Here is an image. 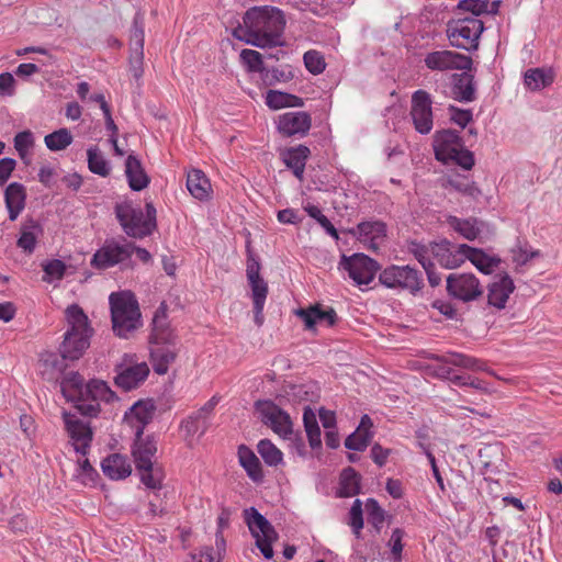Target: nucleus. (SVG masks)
Listing matches in <instances>:
<instances>
[{"label": "nucleus", "mask_w": 562, "mask_h": 562, "mask_svg": "<svg viewBox=\"0 0 562 562\" xmlns=\"http://www.w3.org/2000/svg\"><path fill=\"white\" fill-rule=\"evenodd\" d=\"M452 94L460 102H471L475 99V87L473 75L464 71L452 77Z\"/></svg>", "instance_id": "35"}, {"label": "nucleus", "mask_w": 562, "mask_h": 562, "mask_svg": "<svg viewBox=\"0 0 562 562\" xmlns=\"http://www.w3.org/2000/svg\"><path fill=\"white\" fill-rule=\"evenodd\" d=\"M87 155L88 167L91 172L101 177H106L110 175L108 160L103 157L98 147H90L87 150Z\"/></svg>", "instance_id": "46"}, {"label": "nucleus", "mask_w": 562, "mask_h": 562, "mask_svg": "<svg viewBox=\"0 0 562 562\" xmlns=\"http://www.w3.org/2000/svg\"><path fill=\"white\" fill-rule=\"evenodd\" d=\"M64 422L76 452L87 454L92 441L90 426L69 413H64Z\"/></svg>", "instance_id": "17"}, {"label": "nucleus", "mask_w": 562, "mask_h": 562, "mask_svg": "<svg viewBox=\"0 0 562 562\" xmlns=\"http://www.w3.org/2000/svg\"><path fill=\"white\" fill-rule=\"evenodd\" d=\"M125 175L133 191H140L149 184V177L145 172L140 160L134 155H128L126 158Z\"/></svg>", "instance_id": "30"}, {"label": "nucleus", "mask_w": 562, "mask_h": 562, "mask_svg": "<svg viewBox=\"0 0 562 562\" xmlns=\"http://www.w3.org/2000/svg\"><path fill=\"white\" fill-rule=\"evenodd\" d=\"M368 522L372 525L375 533H380L385 520V512L374 498H369L366 503Z\"/></svg>", "instance_id": "48"}, {"label": "nucleus", "mask_w": 562, "mask_h": 562, "mask_svg": "<svg viewBox=\"0 0 562 562\" xmlns=\"http://www.w3.org/2000/svg\"><path fill=\"white\" fill-rule=\"evenodd\" d=\"M306 69L313 75H319L325 70L326 63L321 53L308 50L303 56Z\"/></svg>", "instance_id": "55"}, {"label": "nucleus", "mask_w": 562, "mask_h": 562, "mask_svg": "<svg viewBox=\"0 0 562 562\" xmlns=\"http://www.w3.org/2000/svg\"><path fill=\"white\" fill-rule=\"evenodd\" d=\"M554 81V71L550 68H531L525 72L524 83L530 91H539Z\"/></svg>", "instance_id": "36"}, {"label": "nucleus", "mask_w": 562, "mask_h": 562, "mask_svg": "<svg viewBox=\"0 0 562 562\" xmlns=\"http://www.w3.org/2000/svg\"><path fill=\"white\" fill-rule=\"evenodd\" d=\"M72 135L69 130L63 127L44 137L46 147L52 151L66 149L72 143Z\"/></svg>", "instance_id": "43"}, {"label": "nucleus", "mask_w": 562, "mask_h": 562, "mask_svg": "<svg viewBox=\"0 0 562 562\" xmlns=\"http://www.w3.org/2000/svg\"><path fill=\"white\" fill-rule=\"evenodd\" d=\"M144 21L140 14H136L130 36V49L144 50Z\"/></svg>", "instance_id": "52"}, {"label": "nucleus", "mask_w": 562, "mask_h": 562, "mask_svg": "<svg viewBox=\"0 0 562 562\" xmlns=\"http://www.w3.org/2000/svg\"><path fill=\"white\" fill-rule=\"evenodd\" d=\"M306 212L308 215L317 221V223L326 231L328 235L334 237L335 239H338V232L335 228V226L331 224V222L322 213V211L315 206L310 205L306 209Z\"/></svg>", "instance_id": "57"}, {"label": "nucleus", "mask_w": 562, "mask_h": 562, "mask_svg": "<svg viewBox=\"0 0 562 562\" xmlns=\"http://www.w3.org/2000/svg\"><path fill=\"white\" fill-rule=\"evenodd\" d=\"M257 450L263 461L270 467L279 465L283 454L269 439H262L257 445Z\"/></svg>", "instance_id": "45"}, {"label": "nucleus", "mask_w": 562, "mask_h": 562, "mask_svg": "<svg viewBox=\"0 0 562 562\" xmlns=\"http://www.w3.org/2000/svg\"><path fill=\"white\" fill-rule=\"evenodd\" d=\"M44 272L49 279L44 278L45 281H50L52 279L60 280L63 279L66 270V265L59 259H53L42 265Z\"/></svg>", "instance_id": "59"}, {"label": "nucleus", "mask_w": 562, "mask_h": 562, "mask_svg": "<svg viewBox=\"0 0 562 562\" xmlns=\"http://www.w3.org/2000/svg\"><path fill=\"white\" fill-rule=\"evenodd\" d=\"M310 155L311 150L305 145L285 148L280 154L282 161L299 180H303L306 160Z\"/></svg>", "instance_id": "27"}, {"label": "nucleus", "mask_w": 562, "mask_h": 562, "mask_svg": "<svg viewBox=\"0 0 562 562\" xmlns=\"http://www.w3.org/2000/svg\"><path fill=\"white\" fill-rule=\"evenodd\" d=\"M42 232V226L37 221L33 218L25 220L21 225V235L16 241L18 247L26 254H32Z\"/></svg>", "instance_id": "33"}, {"label": "nucleus", "mask_w": 562, "mask_h": 562, "mask_svg": "<svg viewBox=\"0 0 562 562\" xmlns=\"http://www.w3.org/2000/svg\"><path fill=\"white\" fill-rule=\"evenodd\" d=\"M430 94L425 90H417L412 95L411 116L415 130L420 134H428L432 130V109Z\"/></svg>", "instance_id": "13"}, {"label": "nucleus", "mask_w": 562, "mask_h": 562, "mask_svg": "<svg viewBox=\"0 0 562 562\" xmlns=\"http://www.w3.org/2000/svg\"><path fill=\"white\" fill-rule=\"evenodd\" d=\"M360 492V475L353 468L345 469L340 474L339 495L341 497H351Z\"/></svg>", "instance_id": "42"}, {"label": "nucleus", "mask_w": 562, "mask_h": 562, "mask_svg": "<svg viewBox=\"0 0 562 562\" xmlns=\"http://www.w3.org/2000/svg\"><path fill=\"white\" fill-rule=\"evenodd\" d=\"M447 223L468 240H474L481 233L479 221L473 217L459 218L450 215L447 217Z\"/></svg>", "instance_id": "40"}, {"label": "nucleus", "mask_w": 562, "mask_h": 562, "mask_svg": "<svg viewBox=\"0 0 562 562\" xmlns=\"http://www.w3.org/2000/svg\"><path fill=\"white\" fill-rule=\"evenodd\" d=\"M294 78L291 67L265 69L262 80L268 86H273L277 82H288Z\"/></svg>", "instance_id": "50"}, {"label": "nucleus", "mask_w": 562, "mask_h": 562, "mask_svg": "<svg viewBox=\"0 0 562 562\" xmlns=\"http://www.w3.org/2000/svg\"><path fill=\"white\" fill-rule=\"evenodd\" d=\"M167 308L166 305L162 303L159 308L156 311L155 316L153 318V331L151 334H156L158 331L167 330L169 329V324L167 322Z\"/></svg>", "instance_id": "64"}, {"label": "nucleus", "mask_w": 562, "mask_h": 562, "mask_svg": "<svg viewBox=\"0 0 562 562\" xmlns=\"http://www.w3.org/2000/svg\"><path fill=\"white\" fill-rule=\"evenodd\" d=\"M187 188L191 195L200 201L207 200L212 193L210 180L203 171L193 169L188 172Z\"/></svg>", "instance_id": "34"}, {"label": "nucleus", "mask_w": 562, "mask_h": 562, "mask_svg": "<svg viewBox=\"0 0 562 562\" xmlns=\"http://www.w3.org/2000/svg\"><path fill=\"white\" fill-rule=\"evenodd\" d=\"M457 151H458V155H453L451 157L450 161L458 164L465 170H470L474 166L473 154L470 150L464 149L463 145Z\"/></svg>", "instance_id": "63"}, {"label": "nucleus", "mask_w": 562, "mask_h": 562, "mask_svg": "<svg viewBox=\"0 0 562 562\" xmlns=\"http://www.w3.org/2000/svg\"><path fill=\"white\" fill-rule=\"evenodd\" d=\"M467 252V259L470 260L481 272L490 274L496 268L501 259L487 256L482 249L462 244V248Z\"/></svg>", "instance_id": "38"}, {"label": "nucleus", "mask_w": 562, "mask_h": 562, "mask_svg": "<svg viewBox=\"0 0 562 562\" xmlns=\"http://www.w3.org/2000/svg\"><path fill=\"white\" fill-rule=\"evenodd\" d=\"M135 437L132 454L134 457L136 469L139 472L140 481L148 488H160L164 474L161 469L156 467L151 461L153 457L157 452V443L149 437Z\"/></svg>", "instance_id": "5"}, {"label": "nucleus", "mask_w": 562, "mask_h": 562, "mask_svg": "<svg viewBox=\"0 0 562 562\" xmlns=\"http://www.w3.org/2000/svg\"><path fill=\"white\" fill-rule=\"evenodd\" d=\"M295 315L304 322L307 330H313L317 323L325 322L328 326H334L337 322V314L334 308L329 307L323 311L318 304L308 308H299Z\"/></svg>", "instance_id": "26"}, {"label": "nucleus", "mask_w": 562, "mask_h": 562, "mask_svg": "<svg viewBox=\"0 0 562 562\" xmlns=\"http://www.w3.org/2000/svg\"><path fill=\"white\" fill-rule=\"evenodd\" d=\"M501 1L490 0H461L459 1L457 9L473 14L472 18H476L483 13L496 14L499 9Z\"/></svg>", "instance_id": "39"}, {"label": "nucleus", "mask_w": 562, "mask_h": 562, "mask_svg": "<svg viewBox=\"0 0 562 562\" xmlns=\"http://www.w3.org/2000/svg\"><path fill=\"white\" fill-rule=\"evenodd\" d=\"M462 245H454L447 239L432 243V257L445 269H456L467 260Z\"/></svg>", "instance_id": "19"}, {"label": "nucleus", "mask_w": 562, "mask_h": 562, "mask_svg": "<svg viewBox=\"0 0 562 562\" xmlns=\"http://www.w3.org/2000/svg\"><path fill=\"white\" fill-rule=\"evenodd\" d=\"M238 459L240 465L254 482H260L263 479L261 463L251 449L244 445L239 446Z\"/></svg>", "instance_id": "37"}, {"label": "nucleus", "mask_w": 562, "mask_h": 562, "mask_svg": "<svg viewBox=\"0 0 562 562\" xmlns=\"http://www.w3.org/2000/svg\"><path fill=\"white\" fill-rule=\"evenodd\" d=\"M256 409L261 420L282 438L292 435V422L290 415L271 401H258Z\"/></svg>", "instance_id": "11"}, {"label": "nucleus", "mask_w": 562, "mask_h": 562, "mask_svg": "<svg viewBox=\"0 0 562 562\" xmlns=\"http://www.w3.org/2000/svg\"><path fill=\"white\" fill-rule=\"evenodd\" d=\"M512 254V261L516 266H524L526 265L530 259L539 257L540 252L539 250H532L529 251L526 245H521L518 243L515 247L510 249Z\"/></svg>", "instance_id": "56"}, {"label": "nucleus", "mask_w": 562, "mask_h": 562, "mask_svg": "<svg viewBox=\"0 0 562 562\" xmlns=\"http://www.w3.org/2000/svg\"><path fill=\"white\" fill-rule=\"evenodd\" d=\"M102 471L111 480H121L127 477L132 472V467L126 457L114 453L106 457L101 463Z\"/></svg>", "instance_id": "31"}, {"label": "nucleus", "mask_w": 562, "mask_h": 562, "mask_svg": "<svg viewBox=\"0 0 562 562\" xmlns=\"http://www.w3.org/2000/svg\"><path fill=\"white\" fill-rule=\"evenodd\" d=\"M379 280L386 288L406 290L412 294L424 285L422 273L409 266L392 265L381 271Z\"/></svg>", "instance_id": "8"}, {"label": "nucleus", "mask_w": 562, "mask_h": 562, "mask_svg": "<svg viewBox=\"0 0 562 562\" xmlns=\"http://www.w3.org/2000/svg\"><path fill=\"white\" fill-rule=\"evenodd\" d=\"M150 342L154 346H177V336L169 328L167 330L151 334Z\"/></svg>", "instance_id": "61"}, {"label": "nucleus", "mask_w": 562, "mask_h": 562, "mask_svg": "<svg viewBox=\"0 0 562 562\" xmlns=\"http://www.w3.org/2000/svg\"><path fill=\"white\" fill-rule=\"evenodd\" d=\"M430 358L445 364L439 368V375L449 380L452 376V370L448 366L461 367L472 371L486 370L485 363L482 360L463 353L449 352L443 356L431 355Z\"/></svg>", "instance_id": "20"}, {"label": "nucleus", "mask_w": 562, "mask_h": 562, "mask_svg": "<svg viewBox=\"0 0 562 562\" xmlns=\"http://www.w3.org/2000/svg\"><path fill=\"white\" fill-rule=\"evenodd\" d=\"M448 184L456 191L472 199H476L481 194V190L475 186V183L464 176H456L450 178L448 180Z\"/></svg>", "instance_id": "47"}, {"label": "nucleus", "mask_w": 562, "mask_h": 562, "mask_svg": "<svg viewBox=\"0 0 562 562\" xmlns=\"http://www.w3.org/2000/svg\"><path fill=\"white\" fill-rule=\"evenodd\" d=\"M353 234L358 235L360 241L368 244L369 249L375 251L386 237V226L381 221L361 222Z\"/></svg>", "instance_id": "25"}, {"label": "nucleus", "mask_w": 562, "mask_h": 562, "mask_svg": "<svg viewBox=\"0 0 562 562\" xmlns=\"http://www.w3.org/2000/svg\"><path fill=\"white\" fill-rule=\"evenodd\" d=\"M303 422L310 446L312 448L319 447L322 445L321 429L316 420V415L310 407H305L304 409Z\"/></svg>", "instance_id": "44"}, {"label": "nucleus", "mask_w": 562, "mask_h": 562, "mask_svg": "<svg viewBox=\"0 0 562 562\" xmlns=\"http://www.w3.org/2000/svg\"><path fill=\"white\" fill-rule=\"evenodd\" d=\"M68 329L65 333L59 352L63 359L78 360L90 346L93 328L89 318L78 304L69 305L66 311Z\"/></svg>", "instance_id": "2"}, {"label": "nucleus", "mask_w": 562, "mask_h": 562, "mask_svg": "<svg viewBox=\"0 0 562 562\" xmlns=\"http://www.w3.org/2000/svg\"><path fill=\"white\" fill-rule=\"evenodd\" d=\"M244 513L248 528L256 538V546L266 559H271L273 557L272 543L278 539L277 531L256 508L250 507Z\"/></svg>", "instance_id": "9"}, {"label": "nucleus", "mask_w": 562, "mask_h": 562, "mask_svg": "<svg viewBox=\"0 0 562 562\" xmlns=\"http://www.w3.org/2000/svg\"><path fill=\"white\" fill-rule=\"evenodd\" d=\"M218 404V397H211L200 409L188 416L181 424L188 436L204 435L209 428L207 419Z\"/></svg>", "instance_id": "22"}, {"label": "nucleus", "mask_w": 562, "mask_h": 562, "mask_svg": "<svg viewBox=\"0 0 562 562\" xmlns=\"http://www.w3.org/2000/svg\"><path fill=\"white\" fill-rule=\"evenodd\" d=\"M115 385L127 392L137 389L145 382L149 374V367L146 362L120 363L115 367Z\"/></svg>", "instance_id": "16"}, {"label": "nucleus", "mask_w": 562, "mask_h": 562, "mask_svg": "<svg viewBox=\"0 0 562 562\" xmlns=\"http://www.w3.org/2000/svg\"><path fill=\"white\" fill-rule=\"evenodd\" d=\"M266 103L273 110L303 106V100L300 97L278 90L267 92Z\"/></svg>", "instance_id": "41"}, {"label": "nucleus", "mask_w": 562, "mask_h": 562, "mask_svg": "<svg viewBox=\"0 0 562 562\" xmlns=\"http://www.w3.org/2000/svg\"><path fill=\"white\" fill-rule=\"evenodd\" d=\"M462 140L457 131L443 130L437 132L434 138V150L436 159L448 164L453 155H458V149L462 146Z\"/></svg>", "instance_id": "21"}, {"label": "nucleus", "mask_w": 562, "mask_h": 562, "mask_svg": "<svg viewBox=\"0 0 562 562\" xmlns=\"http://www.w3.org/2000/svg\"><path fill=\"white\" fill-rule=\"evenodd\" d=\"M244 25H238L234 31V37L249 45L267 48L284 44L283 32L285 16L283 12L270 5L252 7L246 11Z\"/></svg>", "instance_id": "1"}, {"label": "nucleus", "mask_w": 562, "mask_h": 562, "mask_svg": "<svg viewBox=\"0 0 562 562\" xmlns=\"http://www.w3.org/2000/svg\"><path fill=\"white\" fill-rule=\"evenodd\" d=\"M14 148L18 151L21 159H24L27 155L29 148L34 144L33 134L31 131H23L14 136Z\"/></svg>", "instance_id": "58"}, {"label": "nucleus", "mask_w": 562, "mask_h": 562, "mask_svg": "<svg viewBox=\"0 0 562 562\" xmlns=\"http://www.w3.org/2000/svg\"><path fill=\"white\" fill-rule=\"evenodd\" d=\"M409 252L415 259L422 265L423 268L430 267L432 261L429 259V255L432 256V243L423 245L416 241H412L408 247Z\"/></svg>", "instance_id": "53"}, {"label": "nucleus", "mask_w": 562, "mask_h": 562, "mask_svg": "<svg viewBox=\"0 0 562 562\" xmlns=\"http://www.w3.org/2000/svg\"><path fill=\"white\" fill-rule=\"evenodd\" d=\"M341 265L349 278L358 285L371 283L379 270L378 262L363 254H355L349 258L344 257Z\"/></svg>", "instance_id": "12"}, {"label": "nucleus", "mask_w": 562, "mask_h": 562, "mask_svg": "<svg viewBox=\"0 0 562 562\" xmlns=\"http://www.w3.org/2000/svg\"><path fill=\"white\" fill-rule=\"evenodd\" d=\"M155 409L151 401H138L125 413L124 418L135 428V436H143L144 428L151 422Z\"/></svg>", "instance_id": "23"}, {"label": "nucleus", "mask_w": 562, "mask_h": 562, "mask_svg": "<svg viewBox=\"0 0 562 562\" xmlns=\"http://www.w3.org/2000/svg\"><path fill=\"white\" fill-rule=\"evenodd\" d=\"M254 303H265L268 295V284L262 278L252 279L248 281Z\"/></svg>", "instance_id": "60"}, {"label": "nucleus", "mask_w": 562, "mask_h": 562, "mask_svg": "<svg viewBox=\"0 0 562 562\" xmlns=\"http://www.w3.org/2000/svg\"><path fill=\"white\" fill-rule=\"evenodd\" d=\"M177 356V346H154L150 350L154 371L160 375L166 374L169 366L175 362Z\"/></svg>", "instance_id": "32"}, {"label": "nucleus", "mask_w": 562, "mask_h": 562, "mask_svg": "<svg viewBox=\"0 0 562 562\" xmlns=\"http://www.w3.org/2000/svg\"><path fill=\"white\" fill-rule=\"evenodd\" d=\"M239 57L247 71L263 74L266 67L262 55L259 52L245 48L240 52Z\"/></svg>", "instance_id": "49"}, {"label": "nucleus", "mask_w": 562, "mask_h": 562, "mask_svg": "<svg viewBox=\"0 0 562 562\" xmlns=\"http://www.w3.org/2000/svg\"><path fill=\"white\" fill-rule=\"evenodd\" d=\"M115 215L125 234L133 238L149 236L156 228V209L151 203L146 204V214L132 203L116 204Z\"/></svg>", "instance_id": "4"}, {"label": "nucleus", "mask_w": 562, "mask_h": 562, "mask_svg": "<svg viewBox=\"0 0 562 562\" xmlns=\"http://www.w3.org/2000/svg\"><path fill=\"white\" fill-rule=\"evenodd\" d=\"M4 200L9 212V218L11 221H15L25 206V187L19 182L10 183L4 191Z\"/></svg>", "instance_id": "29"}, {"label": "nucleus", "mask_w": 562, "mask_h": 562, "mask_svg": "<svg viewBox=\"0 0 562 562\" xmlns=\"http://www.w3.org/2000/svg\"><path fill=\"white\" fill-rule=\"evenodd\" d=\"M446 289L449 296L463 303L476 301L484 293L480 280L473 273H450Z\"/></svg>", "instance_id": "10"}, {"label": "nucleus", "mask_w": 562, "mask_h": 562, "mask_svg": "<svg viewBox=\"0 0 562 562\" xmlns=\"http://www.w3.org/2000/svg\"><path fill=\"white\" fill-rule=\"evenodd\" d=\"M515 284L513 279L507 274L503 273L497 280L488 285L487 303L498 310H503L509 299V295L514 292Z\"/></svg>", "instance_id": "24"}, {"label": "nucleus", "mask_w": 562, "mask_h": 562, "mask_svg": "<svg viewBox=\"0 0 562 562\" xmlns=\"http://www.w3.org/2000/svg\"><path fill=\"white\" fill-rule=\"evenodd\" d=\"M60 386L63 394L68 401L82 398V395H91L92 397H101L109 403L115 397V393L104 381L92 380L85 384V379L78 372L66 374Z\"/></svg>", "instance_id": "6"}, {"label": "nucleus", "mask_w": 562, "mask_h": 562, "mask_svg": "<svg viewBox=\"0 0 562 562\" xmlns=\"http://www.w3.org/2000/svg\"><path fill=\"white\" fill-rule=\"evenodd\" d=\"M312 125L311 115L307 112H286L278 117V131L286 137L305 136Z\"/></svg>", "instance_id": "18"}, {"label": "nucleus", "mask_w": 562, "mask_h": 562, "mask_svg": "<svg viewBox=\"0 0 562 562\" xmlns=\"http://www.w3.org/2000/svg\"><path fill=\"white\" fill-rule=\"evenodd\" d=\"M99 401H102L101 397H92L91 395H82V398H75L76 408L80 412V414L89 417H94L100 412ZM103 402H105L103 400Z\"/></svg>", "instance_id": "51"}, {"label": "nucleus", "mask_w": 562, "mask_h": 562, "mask_svg": "<svg viewBox=\"0 0 562 562\" xmlns=\"http://www.w3.org/2000/svg\"><path fill=\"white\" fill-rule=\"evenodd\" d=\"M112 328L120 338H130L142 325L138 302L128 291L114 292L109 297Z\"/></svg>", "instance_id": "3"}, {"label": "nucleus", "mask_w": 562, "mask_h": 562, "mask_svg": "<svg viewBox=\"0 0 562 562\" xmlns=\"http://www.w3.org/2000/svg\"><path fill=\"white\" fill-rule=\"evenodd\" d=\"M424 63L430 70H470L472 58L452 50H435L425 56Z\"/></svg>", "instance_id": "14"}, {"label": "nucleus", "mask_w": 562, "mask_h": 562, "mask_svg": "<svg viewBox=\"0 0 562 562\" xmlns=\"http://www.w3.org/2000/svg\"><path fill=\"white\" fill-rule=\"evenodd\" d=\"M133 252L134 245L132 243L106 241L93 255L91 265L99 269H108L128 259Z\"/></svg>", "instance_id": "15"}, {"label": "nucleus", "mask_w": 562, "mask_h": 562, "mask_svg": "<svg viewBox=\"0 0 562 562\" xmlns=\"http://www.w3.org/2000/svg\"><path fill=\"white\" fill-rule=\"evenodd\" d=\"M372 426L371 418L368 415H363L356 431L346 438L345 447L353 451H363L373 437L371 432Z\"/></svg>", "instance_id": "28"}, {"label": "nucleus", "mask_w": 562, "mask_h": 562, "mask_svg": "<svg viewBox=\"0 0 562 562\" xmlns=\"http://www.w3.org/2000/svg\"><path fill=\"white\" fill-rule=\"evenodd\" d=\"M484 31V24L476 18H458L447 24V36L450 44L457 48L475 50Z\"/></svg>", "instance_id": "7"}, {"label": "nucleus", "mask_w": 562, "mask_h": 562, "mask_svg": "<svg viewBox=\"0 0 562 562\" xmlns=\"http://www.w3.org/2000/svg\"><path fill=\"white\" fill-rule=\"evenodd\" d=\"M349 526L352 529L356 538L361 537V529L363 528V515H362V503L360 499H356L349 510Z\"/></svg>", "instance_id": "54"}, {"label": "nucleus", "mask_w": 562, "mask_h": 562, "mask_svg": "<svg viewBox=\"0 0 562 562\" xmlns=\"http://www.w3.org/2000/svg\"><path fill=\"white\" fill-rule=\"evenodd\" d=\"M130 69L132 71L133 77L138 80L144 72L143 69V59H144V50H134L130 49Z\"/></svg>", "instance_id": "62"}]
</instances>
